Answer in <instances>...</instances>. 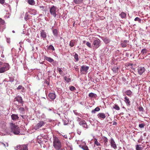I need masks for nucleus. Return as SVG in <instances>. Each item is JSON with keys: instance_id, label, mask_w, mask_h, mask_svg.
Instances as JSON below:
<instances>
[{"instance_id": "39", "label": "nucleus", "mask_w": 150, "mask_h": 150, "mask_svg": "<svg viewBox=\"0 0 150 150\" xmlns=\"http://www.w3.org/2000/svg\"><path fill=\"white\" fill-rule=\"evenodd\" d=\"M0 23L2 25H4L5 23V21L4 20L0 18Z\"/></svg>"}, {"instance_id": "50", "label": "nucleus", "mask_w": 150, "mask_h": 150, "mask_svg": "<svg viewBox=\"0 0 150 150\" xmlns=\"http://www.w3.org/2000/svg\"><path fill=\"white\" fill-rule=\"evenodd\" d=\"M100 108L98 107H97L95 109V110L96 111H98L100 110Z\"/></svg>"}, {"instance_id": "32", "label": "nucleus", "mask_w": 150, "mask_h": 150, "mask_svg": "<svg viewBox=\"0 0 150 150\" xmlns=\"http://www.w3.org/2000/svg\"><path fill=\"white\" fill-rule=\"evenodd\" d=\"M96 96V94H95L94 93H90L89 94V95H88V96L89 97H91V98L95 97Z\"/></svg>"}, {"instance_id": "6", "label": "nucleus", "mask_w": 150, "mask_h": 150, "mask_svg": "<svg viewBox=\"0 0 150 150\" xmlns=\"http://www.w3.org/2000/svg\"><path fill=\"white\" fill-rule=\"evenodd\" d=\"M56 7L53 6L50 8V10L51 14L54 16V17H55L56 16Z\"/></svg>"}, {"instance_id": "46", "label": "nucleus", "mask_w": 150, "mask_h": 150, "mask_svg": "<svg viewBox=\"0 0 150 150\" xmlns=\"http://www.w3.org/2000/svg\"><path fill=\"white\" fill-rule=\"evenodd\" d=\"M19 110L23 112H24V108L23 107H21L19 109Z\"/></svg>"}, {"instance_id": "1", "label": "nucleus", "mask_w": 150, "mask_h": 150, "mask_svg": "<svg viewBox=\"0 0 150 150\" xmlns=\"http://www.w3.org/2000/svg\"><path fill=\"white\" fill-rule=\"evenodd\" d=\"M53 145L56 150H60L62 147V144L59 138L55 137H53Z\"/></svg>"}, {"instance_id": "41", "label": "nucleus", "mask_w": 150, "mask_h": 150, "mask_svg": "<svg viewBox=\"0 0 150 150\" xmlns=\"http://www.w3.org/2000/svg\"><path fill=\"white\" fill-rule=\"evenodd\" d=\"M86 45L90 48H91V43L88 42H86Z\"/></svg>"}, {"instance_id": "26", "label": "nucleus", "mask_w": 150, "mask_h": 150, "mask_svg": "<svg viewBox=\"0 0 150 150\" xmlns=\"http://www.w3.org/2000/svg\"><path fill=\"white\" fill-rule=\"evenodd\" d=\"M120 16L122 18H125L126 16V14L124 12H122L121 14H120Z\"/></svg>"}, {"instance_id": "23", "label": "nucleus", "mask_w": 150, "mask_h": 150, "mask_svg": "<svg viewBox=\"0 0 150 150\" xmlns=\"http://www.w3.org/2000/svg\"><path fill=\"white\" fill-rule=\"evenodd\" d=\"M125 93L127 95L129 96H131L132 93V92L130 90L127 91Z\"/></svg>"}, {"instance_id": "22", "label": "nucleus", "mask_w": 150, "mask_h": 150, "mask_svg": "<svg viewBox=\"0 0 150 150\" xmlns=\"http://www.w3.org/2000/svg\"><path fill=\"white\" fill-rule=\"evenodd\" d=\"M28 3L31 5H34L35 4V1L34 0H27Z\"/></svg>"}, {"instance_id": "35", "label": "nucleus", "mask_w": 150, "mask_h": 150, "mask_svg": "<svg viewBox=\"0 0 150 150\" xmlns=\"http://www.w3.org/2000/svg\"><path fill=\"white\" fill-rule=\"evenodd\" d=\"M74 58L76 60V61H78L79 60L78 55L77 54L75 53L74 55Z\"/></svg>"}, {"instance_id": "33", "label": "nucleus", "mask_w": 150, "mask_h": 150, "mask_svg": "<svg viewBox=\"0 0 150 150\" xmlns=\"http://www.w3.org/2000/svg\"><path fill=\"white\" fill-rule=\"evenodd\" d=\"M23 150H28V145H23Z\"/></svg>"}, {"instance_id": "30", "label": "nucleus", "mask_w": 150, "mask_h": 150, "mask_svg": "<svg viewBox=\"0 0 150 150\" xmlns=\"http://www.w3.org/2000/svg\"><path fill=\"white\" fill-rule=\"evenodd\" d=\"M62 68L58 67L57 68V70L58 71L59 74L61 75L63 74V71L61 69Z\"/></svg>"}, {"instance_id": "53", "label": "nucleus", "mask_w": 150, "mask_h": 150, "mask_svg": "<svg viewBox=\"0 0 150 150\" xmlns=\"http://www.w3.org/2000/svg\"><path fill=\"white\" fill-rule=\"evenodd\" d=\"M117 123L116 122H114L113 125H117Z\"/></svg>"}, {"instance_id": "15", "label": "nucleus", "mask_w": 150, "mask_h": 150, "mask_svg": "<svg viewBox=\"0 0 150 150\" xmlns=\"http://www.w3.org/2000/svg\"><path fill=\"white\" fill-rule=\"evenodd\" d=\"M128 42L127 40H125L122 41L121 42V45L122 47H127V43Z\"/></svg>"}, {"instance_id": "60", "label": "nucleus", "mask_w": 150, "mask_h": 150, "mask_svg": "<svg viewBox=\"0 0 150 150\" xmlns=\"http://www.w3.org/2000/svg\"><path fill=\"white\" fill-rule=\"evenodd\" d=\"M75 23V22H74L73 23V25L74 26V25Z\"/></svg>"}, {"instance_id": "54", "label": "nucleus", "mask_w": 150, "mask_h": 150, "mask_svg": "<svg viewBox=\"0 0 150 150\" xmlns=\"http://www.w3.org/2000/svg\"><path fill=\"white\" fill-rule=\"evenodd\" d=\"M132 65H133V64H131V63H130V64H128V66H132Z\"/></svg>"}, {"instance_id": "7", "label": "nucleus", "mask_w": 150, "mask_h": 150, "mask_svg": "<svg viewBox=\"0 0 150 150\" xmlns=\"http://www.w3.org/2000/svg\"><path fill=\"white\" fill-rule=\"evenodd\" d=\"M100 40L98 39L94 41L93 45L96 48H98L100 46Z\"/></svg>"}, {"instance_id": "57", "label": "nucleus", "mask_w": 150, "mask_h": 150, "mask_svg": "<svg viewBox=\"0 0 150 150\" xmlns=\"http://www.w3.org/2000/svg\"><path fill=\"white\" fill-rule=\"evenodd\" d=\"M21 117L23 118H24V116L23 115H21Z\"/></svg>"}, {"instance_id": "36", "label": "nucleus", "mask_w": 150, "mask_h": 150, "mask_svg": "<svg viewBox=\"0 0 150 150\" xmlns=\"http://www.w3.org/2000/svg\"><path fill=\"white\" fill-rule=\"evenodd\" d=\"M142 147L140 146L139 145H137L136 147V150H142Z\"/></svg>"}, {"instance_id": "13", "label": "nucleus", "mask_w": 150, "mask_h": 150, "mask_svg": "<svg viewBox=\"0 0 150 150\" xmlns=\"http://www.w3.org/2000/svg\"><path fill=\"white\" fill-rule=\"evenodd\" d=\"M79 124L80 125L85 128H87L88 127L87 124L85 121H81L79 122Z\"/></svg>"}, {"instance_id": "51", "label": "nucleus", "mask_w": 150, "mask_h": 150, "mask_svg": "<svg viewBox=\"0 0 150 150\" xmlns=\"http://www.w3.org/2000/svg\"><path fill=\"white\" fill-rule=\"evenodd\" d=\"M96 111L95 110V109L94 110H93L91 111V112L93 113H95Z\"/></svg>"}, {"instance_id": "24", "label": "nucleus", "mask_w": 150, "mask_h": 150, "mask_svg": "<svg viewBox=\"0 0 150 150\" xmlns=\"http://www.w3.org/2000/svg\"><path fill=\"white\" fill-rule=\"evenodd\" d=\"M94 142L95 144L97 146H101L100 144L98 142L97 139H96L95 138L94 139Z\"/></svg>"}, {"instance_id": "56", "label": "nucleus", "mask_w": 150, "mask_h": 150, "mask_svg": "<svg viewBox=\"0 0 150 150\" xmlns=\"http://www.w3.org/2000/svg\"><path fill=\"white\" fill-rule=\"evenodd\" d=\"M6 145H5V144H4V146H8V144L6 143Z\"/></svg>"}, {"instance_id": "9", "label": "nucleus", "mask_w": 150, "mask_h": 150, "mask_svg": "<svg viewBox=\"0 0 150 150\" xmlns=\"http://www.w3.org/2000/svg\"><path fill=\"white\" fill-rule=\"evenodd\" d=\"M110 143L111 147L115 149L117 148L116 144L112 138H111L110 139Z\"/></svg>"}, {"instance_id": "25", "label": "nucleus", "mask_w": 150, "mask_h": 150, "mask_svg": "<svg viewBox=\"0 0 150 150\" xmlns=\"http://www.w3.org/2000/svg\"><path fill=\"white\" fill-rule=\"evenodd\" d=\"M45 59H46V60L50 62H52L54 61L53 59L50 57H45Z\"/></svg>"}, {"instance_id": "4", "label": "nucleus", "mask_w": 150, "mask_h": 150, "mask_svg": "<svg viewBox=\"0 0 150 150\" xmlns=\"http://www.w3.org/2000/svg\"><path fill=\"white\" fill-rule=\"evenodd\" d=\"M88 69L89 67L88 66H82L80 70L81 74H83L87 73Z\"/></svg>"}, {"instance_id": "49", "label": "nucleus", "mask_w": 150, "mask_h": 150, "mask_svg": "<svg viewBox=\"0 0 150 150\" xmlns=\"http://www.w3.org/2000/svg\"><path fill=\"white\" fill-rule=\"evenodd\" d=\"M20 145H19L16 146V150H21V149H20Z\"/></svg>"}, {"instance_id": "10", "label": "nucleus", "mask_w": 150, "mask_h": 150, "mask_svg": "<svg viewBox=\"0 0 150 150\" xmlns=\"http://www.w3.org/2000/svg\"><path fill=\"white\" fill-rule=\"evenodd\" d=\"M97 116L100 119H104L106 117L105 115L103 113H100L97 115Z\"/></svg>"}, {"instance_id": "44", "label": "nucleus", "mask_w": 150, "mask_h": 150, "mask_svg": "<svg viewBox=\"0 0 150 150\" xmlns=\"http://www.w3.org/2000/svg\"><path fill=\"white\" fill-rule=\"evenodd\" d=\"M28 13H26L25 14V15L24 17V19L26 21H27L28 19Z\"/></svg>"}, {"instance_id": "27", "label": "nucleus", "mask_w": 150, "mask_h": 150, "mask_svg": "<svg viewBox=\"0 0 150 150\" xmlns=\"http://www.w3.org/2000/svg\"><path fill=\"white\" fill-rule=\"evenodd\" d=\"M53 33L54 35L56 37H57L58 35V33L57 30L56 29H54L53 30Z\"/></svg>"}, {"instance_id": "12", "label": "nucleus", "mask_w": 150, "mask_h": 150, "mask_svg": "<svg viewBox=\"0 0 150 150\" xmlns=\"http://www.w3.org/2000/svg\"><path fill=\"white\" fill-rule=\"evenodd\" d=\"M77 42L76 40H71L69 43V45L71 47H74L75 45L76 44Z\"/></svg>"}, {"instance_id": "58", "label": "nucleus", "mask_w": 150, "mask_h": 150, "mask_svg": "<svg viewBox=\"0 0 150 150\" xmlns=\"http://www.w3.org/2000/svg\"><path fill=\"white\" fill-rule=\"evenodd\" d=\"M149 148H146L145 149V150H149Z\"/></svg>"}, {"instance_id": "21", "label": "nucleus", "mask_w": 150, "mask_h": 150, "mask_svg": "<svg viewBox=\"0 0 150 150\" xmlns=\"http://www.w3.org/2000/svg\"><path fill=\"white\" fill-rule=\"evenodd\" d=\"M112 70L115 73H116L118 71V68L117 66H114L112 68Z\"/></svg>"}, {"instance_id": "5", "label": "nucleus", "mask_w": 150, "mask_h": 150, "mask_svg": "<svg viewBox=\"0 0 150 150\" xmlns=\"http://www.w3.org/2000/svg\"><path fill=\"white\" fill-rule=\"evenodd\" d=\"M45 123L42 121H40L34 127L35 130H37L45 125Z\"/></svg>"}, {"instance_id": "38", "label": "nucleus", "mask_w": 150, "mask_h": 150, "mask_svg": "<svg viewBox=\"0 0 150 150\" xmlns=\"http://www.w3.org/2000/svg\"><path fill=\"white\" fill-rule=\"evenodd\" d=\"M135 21H138L139 23H141V19L138 17H136L134 19Z\"/></svg>"}, {"instance_id": "59", "label": "nucleus", "mask_w": 150, "mask_h": 150, "mask_svg": "<svg viewBox=\"0 0 150 150\" xmlns=\"http://www.w3.org/2000/svg\"><path fill=\"white\" fill-rule=\"evenodd\" d=\"M83 42L84 43H85L86 42V41L85 40L83 41Z\"/></svg>"}, {"instance_id": "20", "label": "nucleus", "mask_w": 150, "mask_h": 150, "mask_svg": "<svg viewBox=\"0 0 150 150\" xmlns=\"http://www.w3.org/2000/svg\"><path fill=\"white\" fill-rule=\"evenodd\" d=\"M102 40L106 44L109 43L110 42L109 39L107 38H103Z\"/></svg>"}, {"instance_id": "19", "label": "nucleus", "mask_w": 150, "mask_h": 150, "mask_svg": "<svg viewBox=\"0 0 150 150\" xmlns=\"http://www.w3.org/2000/svg\"><path fill=\"white\" fill-rule=\"evenodd\" d=\"M40 36L43 38H45L47 37L46 33L44 30L42 31L40 33Z\"/></svg>"}, {"instance_id": "8", "label": "nucleus", "mask_w": 150, "mask_h": 150, "mask_svg": "<svg viewBox=\"0 0 150 150\" xmlns=\"http://www.w3.org/2000/svg\"><path fill=\"white\" fill-rule=\"evenodd\" d=\"M145 71V69L144 67H139L137 69V71L139 75H142Z\"/></svg>"}, {"instance_id": "18", "label": "nucleus", "mask_w": 150, "mask_h": 150, "mask_svg": "<svg viewBox=\"0 0 150 150\" xmlns=\"http://www.w3.org/2000/svg\"><path fill=\"white\" fill-rule=\"evenodd\" d=\"M102 138L103 140L104 145L107 146H108L107 143L108 142V138L105 137H103Z\"/></svg>"}, {"instance_id": "17", "label": "nucleus", "mask_w": 150, "mask_h": 150, "mask_svg": "<svg viewBox=\"0 0 150 150\" xmlns=\"http://www.w3.org/2000/svg\"><path fill=\"white\" fill-rule=\"evenodd\" d=\"M12 119L13 120H16L18 119L19 117L17 115L13 114L11 115Z\"/></svg>"}, {"instance_id": "3", "label": "nucleus", "mask_w": 150, "mask_h": 150, "mask_svg": "<svg viewBox=\"0 0 150 150\" xmlns=\"http://www.w3.org/2000/svg\"><path fill=\"white\" fill-rule=\"evenodd\" d=\"M11 132L15 134H19L20 133V129L18 125L14 123L10 124Z\"/></svg>"}, {"instance_id": "43", "label": "nucleus", "mask_w": 150, "mask_h": 150, "mask_svg": "<svg viewBox=\"0 0 150 150\" xmlns=\"http://www.w3.org/2000/svg\"><path fill=\"white\" fill-rule=\"evenodd\" d=\"M70 89L71 91H73L76 90V88L73 86H71L70 87Z\"/></svg>"}, {"instance_id": "34", "label": "nucleus", "mask_w": 150, "mask_h": 150, "mask_svg": "<svg viewBox=\"0 0 150 150\" xmlns=\"http://www.w3.org/2000/svg\"><path fill=\"white\" fill-rule=\"evenodd\" d=\"M147 51V50L146 49H144L142 50L141 52L143 54H145L146 53Z\"/></svg>"}, {"instance_id": "16", "label": "nucleus", "mask_w": 150, "mask_h": 150, "mask_svg": "<svg viewBox=\"0 0 150 150\" xmlns=\"http://www.w3.org/2000/svg\"><path fill=\"white\" fill-rule=\"evenodd\" d=\"M48 96L51 99L54 100L56 96L54 93H50L48 95Z\"/></svg>"}, {"instance_id": "37", "label": "nucleus", "mask_w": 150, "mask_h": 150, "mask_svg": "<svg viewBox=\"0 0 150 150\" xmlns=\"http://www.w3.org/2000/svg\"><path fill=\"white\" fill-rule=\"evenodd\" d=\"M64 78L65 81H67V82H69L71 80L69 78H68L66 76L64 77Z\"/></svg>"}, {"instance_id": "42", "label": "nucleus", "mask_w": 150, "mask_h": 150, "mask_svg": "<svg viewBox=\"0 0 150 150\" xmlns=\"http://www.w3.org/2000/svg\"><path fill=\"white\" fill-rule=\"evenodd\" d=\"M17 90H19L20 89H22V90H24L25 88L22 86L21 85H19L18 87L17 88Z\"/></svg>"}, {"instance_id": "28", "label": "nucleus", "mask_w": 150, "mask_h": 150, "mask_svg": "<svg viewBox=\"0 0 150 150\" xmlns=\"http://www.w3.org/2000/svg\"><path fill=\"white\" fill-rule=\"evenodd\" d=\"M81 147L83 150H89L88 147L86 145L81 146Z\"/></svg>"}, {"instance_id": "2", "label": "nucleus", "mask_w": 150, "mask_h": 150, "mask_svg": "<svg viewBox=\"0 0 150 150\" xmlns=\"http://www.w3.org/2000/svg\"><path fill=\"white\" fill-rule=\"evenodd\" d=\"M9 69L10 66L8 63L0 62V73H3Z\"/></svg>"}, {"instance_id": "47", "label": "nucleus", "mask_w": 150, "mask_h": 150, "mask_svg": "<svg viewBox=\"0 0 150 150\" xmlns=\"http://www.w3.org/2000/svg\"><path fill=\"white\" fill-rule=\"evenodd\" d=\"M5 2V0H0V3L1 4H3Z\"/></svg>"}, {"instance_id": "40", "label": "nucleus", "mask_w": 150, "mask_h": 150, "mask_svg": "<svg viewBox=\"0 0 150 150\" xmlns=\"http://www.w3.org/2000/svg\"><path fill=\"white\" fill-rule=\"evenodd\" d=\"M48 48L50 50H52L53 51L54 50V48L53 46L52 45H50L49 46Z\"/></svg>"}, {"instance_id": "29", "label": "nucleus", "mask_w": 150, "mask_h": 150, "mask_svg": "<svg viewBox=\"0 0 150 150\" xmlns=\"http://www.w3.org/2000/svg\"><path fill=\"white\" fill-rule=\"evenodd\" d=\"M83 0H74V1L76 4H79L81 3Z\"/></svg>"}, {"instance_id": "31", "label": "nucleus", "mask_w": 150, "mask_h": 150, "mask_svg": "<svg viewBox=\"0 0 150 150\" xmlns=\"http://www.w3.org/2000/svg\"><path fill=\"white\" fill-rule=\"evenodd\" d=\"M113 108L117 110H119L120 108L119 106L116 104H115L114 105V106L113 107Z\"/></svg>"}, {"instance_id": "48", "label": "nucleus", "mask_w": 150, "mask_h": 150, "mask_svg": "<svg viewBox=\"0 0 150 150\" xmlns=\"http://www.w3.org/2000/svg\"><path fill=\"white\" fill-rule=\"evenodd\" d=\"M139 110L140 111H143L144 110V109L142 107H139L138 108Z\"/></svg>"}, {"instance_id": "14", "label": "nucleus", "mask_w": 150, "mask_h": 150, "mask_svg": "<svg viewBox=\"0 0 150 150\" xmlns=\"http://www.w3.org/2000/svg\"><path fill=\"white\" fill-rule=\"evenodd\" d=\"M124 99V101L127 105L129 106L130 105V101L129 99L127 96H125Z\"/></svg>"}, {"instance_id": "52", "label": "nucleus", "mask_w": 150, "mask_h": 150, "mask_svg": "<svg viewBox=\"0 0 150 150\" xmlns=\"http://www.w3.org/2000/svg\"><path fill=\"white\" fill-rule=\"evenodd\" d=\"M23 145H21L20 146V149H21V150H23Z\"/></svg>"}, {"instance_id": "55", "label": "nucleus", "mask_w": 150, "mask_h": 150, "mask_svg": "<svg viewBox=\"0 0 150 150\" xmlns=\"http://www.w3.org/2000/svg\"><path fill=\"white\" fill-rule=\"evenodd\" d=\"M40 8H44V7L43 6H40Z\"/></svg>"}, {"instance_id": "45", "label": "nucleus", "mask_w": 150, "mask_h": 150, "mask_svg": "<svg viewBox=\"0 0 150 150\" xmlns=\"http://www.w3.org/2000/svg\"><path fill=\"white\" fill-rule=\"evenodd\" d=\"M144 126V124L143 123H142L139 125V127L141 128H143Z\"/></svg>"}, {"instance_id": "11", "label": "nucleus", "mask_w": 150, "mask_h": 150, "mask_svg": "<svg viewBox=\"0 0 150 150\" xmlns=\"http://www.w3.org/2000/svg\"><path fill=\"white\" fill-rule=\"evenodd\" d=\"M15 100L17 101L18 102V103H21V104H23V101L22 100V99L21 97L19 96H17L14 98Z\"/></svg>"}]
</instances>
